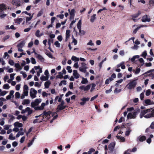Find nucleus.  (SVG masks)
<instances>
[{
    "label": "nucleus",
    "instance_id": "obj_1",
    "mask_svg": "<svg viewBox=\"0 0 154 154\" xmlns=\"http://www.w3.org/2000/svg\"><path fill=\"white\" fill-rule=\"evenodd\" d=\"M139 116L140 119L143 117L146 119L154 118V108H150L141 110Z\"/></svg>",
    "mask_w": 154,
    "mask_h": 154
},
{
    "label": "nucleus",
    "instance_id": "obj_2",
    "mask_svg": "<svg viewBox=\"0 0 154 154\" xmlns=\"http://www.w3.org/2000/svg\"><path fill=\"white\" fill-rule=\"evenodd\" d=\"M137 84V82L136 80H130L129 82L126 87L128 89L132 90L135 88Z\"/></svg>",
    "mask_w": 154,
    "mask_h": 154
},
{
    "label": "nucleus",
    "instance_id": "obj_3",
    "mask_svg": "<svg viewBox=\"0 0 154 154\" xmlns=\"http://www.w3.org/2000/svg\"><path fill=\"white\" fill-rule=\"evenodd\" d=\"M29 93L30 96L31 98L34 99L36 97V94L37 93V91L34 89L32 88L30 89Z\"/></svg>",
    "mask_w": 154,
    "mask_h": 154
},
{
    "label": "nucleus",
    "instance_id": "obj_4",
    "mask_svg": "<svg viewBox=\"0 0 154 154\" xmlns=\"http://www.w3.org/2000/svg\"><path fill=\"white\" fill-rule=\"evenodd\" d=\"M41 100L40 99H36L34 102H32L31 103V106L32 107L34 108L35 106H38L41 102Z\"/></svg>",
    "mask_w": 154,
    "mask_h": 154
},
{
    "label": "nucleus",
    "instance_id": "obj_5",
    "mask_svg": "<svg viewBox=\"0 0 154 154\" xmlns=\"http://www.w3.org/2000/svg\"><path fill=\"white\" fill-rule=\"evenodd\" d=\"M81 64L82 66L79 67V70L82 72L85 73L88 67L86 66V64L83 63H82Z\"/></svg>",
    "mask_w": 154,
    "mask_h": 154
},
{
    "label": "nucleus",
    "instance_id": "obj_6",
    "mask_svg": "<svg viewBox=\"0 0 154 154\" xmlns=\"http://www.w3.org/2000/svg\"><path fill=\"white\" fill-rule=\"evenodd\" d=\"M136 115L137 114L136 112H134L132 113H129L127 115V119H134L136 117Z\"/></svg>",
    "mask_w": 154,
    "mask_h": 154
},
{
    "label": "nucleus",
    "instance_id": "obj_7",
    "mask_svg": "<svg viewBox=\"0 0 154 154\" xmlns=\"http://www.w3.org/2000/svg\"><path fill=\"white\" fill-rule=\"evenodd\" d=\"M141 20L143 22H149L151 21L149 17L146 14L142 17Z\"/></svg>",
    "mask_w": 154,
    "mask_h": 154
},
{
    "label": "nucleus",
    "instance_id": "obj_8",
    "mask_svg": "<svg viewBox=\"0 0 154 154\" xmlns=\"http://www.w3.org/2000/svg\"><path fill=\"white\" fill-rule=\"evenodd\" d=\"M29 88L27 85H24L23 86V94H24L25 96H27L28 94Z\"/></svg>",
    "mask_w": 154,
    "mask_h": 154
},
{
    "label": "nucleus",
    "instance_id": "obj_9",
    "mask_svg": "<svg viewBox=\"0 0 154 154\" xmlns=\"http://www.w3.org/2000/svg\"><path fill=\"white\" fill-rule=\"evenodd\" d=\"M89 100V97H84L81 99L82 102L80 103V104L82 106H83L85 104L87 101H88Z\"/></svg>",
    "mask_w": 154,
    "mask_h": 154
},
{
    "label": "nucleus",
    "instance_id": "obj_10",
    "mask_svg": "<svg viewBox=\"0 0 154 154\" xmlns=\"http://www.w3.org/2000/svg\"><path fill=\"white\" fill-rule=\"evenodd\" d=\"M66 107V106L61 105L60 104L59 105L56 109L57 112H58L60 110L64 109Z\"/></svg>",
    "mask_w": 154,
    "mask_h": 154
},
{
    "label": "nucleus",
    "instance_id": "obj_11",
    "mask_svg": "<svg viewBox=\"0 0 154 154\" xmlns=\"http://www.w3.org/2000/svg\"><path fill=\"white\" fill-rule=\"evenodd\" d=\"M54 114L51 113L50 112H44L43 113V116L44 117H47V119H49L50 118L49 116L51 115L53 116Z\"/></svg>",
    "mask_w": 154,
    "mask_h": 154
},
{
    "label": "nucleus",
    "instance_id": "obj_12",
    "mask_svg": "<svg viewBox=\"0 0 154 154\" xmlns=\"http://www.w3.org/2000/svg\"><path fill=\"white\" fill-rule=\"evenodd\" d=\"M35 57L41 61H43L44 60V58L40 54H38L37 53H35Z\"/></svg>",
    "mask_w": 154,
    "mask_h": 154
},
{
    "label": "nucleus",
    "instance_id": "obj_13",
    "mask_svg": "<svg viewBox=\"0 0 154 154\" xmlns=\"http://www.w3.org/2000/svg\"><path fill=\"white\" fill-rule=\"evenodd\" d=\"M45 103H42L40 106L35 107L34 109L35 110H42L43 109L44 106H45Z\"/></svg>",
    "mask_w": 154,
    "mask_h": 154
},
{
    "label": "nucleus",
    "instance_id": "obj_14",
    "mask_svg": "<svg viewBox=\"0 0 154 154\" xmlns=\"http://www.w3.org/2000/svg\"><path fill=\"white\" fill-rule=\"evenodd\" d=\"M8 119V122L11 123L14 119L15 117L12 114H9Z\"/></svg>",
    "mask_w": 154,
    "mask_h": 154
},
{
    "label": "nucleus",
    "instance_id": "obj_15",
    "mask_svg": "<svg viewBox=\"0 0 154 154\" xmlns=\"http://www.w3.org/2000/svg\"><path fill=\"white\" fill-rule=\"evenodd\" d=\"M15 66L16 68L15 69V70L17 72L20 71L22 69L20 64L18 63H16L15 64Z\"/></svg>",
    "mask_w": 154,
    "mask_h": 154
},
{
    "label": "nucleus",
    "instance_id": "obj_16",
    "mask_svg": "<svg viewBox=\"0 0 154 154\" xmlns=\"http://www.w3.org/2000/svg\"><path fill=\"white\" fill-rule=\"evenodd\" d=\"M73 75L76 79L79 78L80 76V75L78 73L77 70H73Z\"/></svg>",
    "mask_w": 154,
    "mask_h": 154
},
{
    "label": "nucleus",
    "instance_id": "obj_17",
    "mask_svg": "<svg viewBox=\"0 0 154 154\" xmlns=\"http://www.w3.org/2000/svg\"><path fill=\"white\" fill-rule=\"evenodd\" d=\"M125 63L124 62H122L120 63L117 64V68L121 67L122 69H124L125 68V66L124 65Z\"/></svg>",
    "mask_w": 154,
    "mask_h": 154
},
{
    "label": "nucleus",
    "instance_id": "obj_18",
    "mask_svg": "<svg viewBox=\"0 0 154 154\" xmlns=\"http://www.w3.org/2000/svg\"><path fill=\"white\" fill-rule=\"evenodd\" d=\"M145 103L146 104L145 105L146 106L154 104V102L150 100L149 99L145 100Z\"/></svg>",
    "mask_w": 154,
    "mask_h": 154
},
{
    "label": "nucleus",
    "instance_id": "obj_19",
    "mask_svg": "<svg viewBox=\"0 0 154 154\" xmlns=\"http://www.w3.org/2000/svg\"><path fill=\"white\" fill-rule=\"evenodd\" d=\"M26 42L24 40L20 42L18 44L17 47L23 48Z\"/></svg>",
    "mask_w": 154,
    "mask_h": 154
},
{
    "label": "nucleus",
    "instance_id": "obj_20",
    "mask_svg": "<svg viewBox=\"0 0 154 154\" xmlns=\"http://www.w3.org/2000/svg\"><path fill=\"white\" fill-rule=\"evenodd\" d=\"M137 141L139 140L140 142H143L145 140L146 137L144 136H140L137 138Z\"/></svg>",
    "mask_w": 154,
    "mask_h": 154
},
{
    "label": "nucleus",
    "instance_id": "obj_21",
    "mask_svg": "<svg viewBox=\"0 0 154 154\" xmlns=\"http://www.w3.org/2000/svg\"><path fill=\"white\" fill-rule=\"evenodd\" d=\"M147 26L146 25H139V26L137 27L134 30L133 32V33L135 34L137 32V31L141 28L143 27H146Z\"/></svg>",
    "mask_w": 154,
    "mask_h": 154
},
{
    "label": "nucleus",
    "instance_id": "obj_22",
    "mask_svg": "<svg viewBox=\"0 0 154 154\" xmlns=\"http://www.w3.org/2000/svg\"><path fill=\"white\" fill-rule=\"evenodd\" d=\"M30 101L29 99H24L23 100L22 104L23 105H26L29 104Z\"/></svg>",
    "mask_w": 154,
    "mask_h": 154
},
{
    "label": "nucleus",
    "instance_id": "obj_23",
    "mask_svg": "<svg viewBox=\"0 0 154 154\" xmlns=\"http://www.w3.org/2000/svg\"><path fill=\"white\" fill-rule=\"evenodd\" d=\"M48 79L49 76H44L42 75L40 77V79L42 81H47L48 80Z\"/></svg>",
    "mask_w": 154,
    "mask_h": 154
},
{
    "label": "nucleus",
    "instance_id": "obj_24",
    "mask_svg": "<svg viewBox=\"0 0 154 154\" xmlns=\"http://www.w3.org/2000/svg\"><path fill=\"white\" fill-rule=\"evenodd\" d=\"M51 84V83L49 81H48L45 82L44 84L45 88H48Z\"/></svg>",
    "mask_w": 154,
    "mask_h": 154
},
{
    "label": "nucleus",
    "instance_id": "obj_25",
    "mask_svg": "<svg viewBox=\"0 0 154 154\" xmlns=\"http://www.w3.org/2000/svg\"><path fill=\"white\" fill-rule=\"evenodd\" d=\"M96 14H94L92 16H91L90 20V21L91 22L93 23L94 22V20L96 18Z\"/></svg>",
    "mask_w": 154,
    "mask_h": 154
},
{
    "label": "nucleus",
    "instance_id": "obj_26",
    "mask_svg": "<svg viewBox=\"0 0 154 154\" xmlns=\"http://www.w3.org/2000/svg\"><path fill=\"white\" fill-rule=\"evenodd\" d=\"M14 125L20 128L23 126V124L22 123H20L18 122H16L14 124Z\"/></svg>",
    "mask_w": 154,
    "mask_h": 154
},
{
    "label": "nucleus",
    "instance_id": "obj_27",
    "mask_svg": "<svg viewBox=\"0 0 154 154\" xmlns=\"http://www.w3.org/2000/svg\"><path fill=\"white\" fill-rule=\"evenodd\" d=\"M81 25H82V20H80L78 23L77 26V27L79 29H81Z\"/></svg>",
    "mask_w": 154,
    "mask_h": 154
},
{
    "label": "nucleus",
    "instance_id": "obj_28",
    "mask_svg": "<svg viewBox=\"0 0 154 154\" xmlns=\"http://www.w3.org/2000/svg\"><path fill=\"white\" fill-rule=\"evenodd\" d=\"M26 112H28V115L31 114L32 112V110L29 107L26 108Z\"/></svg>",
    "mask_w": 154,
    "mask_h": 154
},
{
    "label": "nucleus",
    "instance_id": "obj_29",
    "mask_svg": "<svg viewBox=\"0 0 154 154\" xmlns=\"http://www.w3.org/2000/svg\"><path fill=\"white\" fill-rule=\"evenodd\" d=\"M5 5L4 4H0V12L3 11L5 9Z\"/></svg>",
    "mask_w": 154,
    "mask_h": 154
},
{
    "label": "nucleus",
    "instance_id": "obj_30",
    "mask_svg": "<svg viewBox=\"0 0 154 154\" xmlns=\"http://www.w3.org/2000/svg\"><path fill=\"white\" fill-rule=\"evenodd\" d=\"M140 57V56L137 55H134L133 57L132 58H131V61L132 62H134L135 60L136 59L139 58Z\"/></svg>",
    "mask_w": 154,
    "mask_h": 154
},
{
    "label": "nucleus",
    "instance_id": "obj_31",
    "mask_svg": "<svg viewBox=\"0 0 154 154\" xmlns=\"http://www.w3.org/2000/svg\"><path fill=\"white\" fill-rule=\"evenodd\" d=\"M141 14V12L140 11H139L137 13L132 15V18H136L137 17L139 16Z\"/></svg>",
    "mask_w": 154,
    "mask_h": 154
},
{
    "label": "nucleus",
    "instance_id": "obj_32",
    "mask_svg": "<svg viewBox=\"0 0 154 154\" xmlns=\"http://www.w3.org/2000/svg\"><path fill=\"white\" fill-rule=\"evenodd\" d=\"M82 80L81 81V83L82 84H87L88 81L86 78H85L83 77H82Z\"/></svg>",
    "mask_w": 154,
    "mask_h": 154
},
{
    "label": "nucleus",
    "instance_id": "obj_33",
    "mask_svg": "<svg viewBox=\"0 0 154 154\" xmlns=\"http://www.w3.org/2000/svg\"><path fill=\"white\" fill-rule=\"evenodd\" d=\"M116 137L119 140L123 142L125 141V138L119 136L118 135L116 136Z\"/></svg>",
    "mask_w": 154,
    "mask_h": 154
},
{
    "label": "nucleus",
    "instance_id": "obj_34",
    "mask_svg": "<svg viewBox=\"0 0 154 154\" xmlns=\"http://www.w3.org/2000/svg\"><path fill=\"white\" fill-rule=\"evenodd\" d=\"M71 60L75 62L79 61V58L76 57L75 56H72L71 58Z\"/></svg>",
    "mask_w": 154,
    "mask_h": 154
},
{
    "label": "nucleus",
    "instance_id": "obj_35",
    "mask_svg": "<svg viewBox=\"0 0 154 154\" xmlns=\"http://www.w3.org/2000/svg\"><path fill=\"white\" fill-rule=\"evenodd\" d=\"M33 14H32V15L30 16V17H27L26 19V22L27 23H28V22L30 21L33 17Z\"/></svg>",
    "mask_w": 154,
    "mask_h": 154
},
{
    "label": "nucleus",
    "instance_id": "obj_36",
    "mask_svg": "<svg viewBox=\"0 0 154 154\" xmlns=\"http://www.w3.org/2000/svg\"><path fill=\"white\" fill-rule=\"evenodd\" d=\"M10 87L8 84H6L4 85L3 86V88L5 89H8Z\"/></svg>",
    "mask_w": 154,
    "mask_h": 154
},
{
    "label": "nucleus",
    "instance_id": "obj_37",
    "mask_svg": "<svg viewBox=\"0 0 154 154\" xmlns=\"http://www.w3.org/2000/svg\"><path fill=\"white\" fill-rule=\"evenodd\" d=\"M70 30H66V37H69L70 35Z\"/></svg>",
    "mask_w": 154,
    "mask_h": 154
},
{
    "label": "nucleus",
    "instance_id": "obj_38",
    "mask_svg": "<svg viewBox=\"0 0 154 154\" xmlns=\"http://www.w3.org/2000/svg\"><path fill=\"white\" fill-rule=\"evenodd\" d=\"M90 87L91 85H88L85 87V86L84 91H87L88 90L90 89Z\"/></svg>",
    "mask_w": 154,
    "mask_h": 154
},
{
    "label": "nucleus",
    "instance_id": "obj_39",
    "mask_svg": "<svg viewBox=\"0 0 154 154\" xmlns=\"http://www.w3.org/2000/svg\"><path fill=\"white\" fill-rule=\"evenodd\" d=\"M15 97L16 98H19L20 97V94L18 92H16L15 93Z\"/></svg>",
    "mask_w": 154,
    "mask_h": 154
},
{
    "label": "nucleus",
    "instance_id": "obj_40",
    "mask_svg": "<svg viewBox=\"0 0 154 154\" xmlns=\"http://www.w3.org/2000/svg\"><path fill=\"white\" fill-rule=\"evenodd\" d=\"M147 54L146 51H143L141 54V56L144 58H145L147 55Z\"/></svg>",
    "mask_w": 154,
    "mask_h": 154
},
{
    "label": "nucleus",
    "instance_id": "obj_41",
    "mask_svg": "<svg viewBox=\"0 0 154 154\" xmlns=\"http://www.w3.org/2000/svg\"><path fill=\"white\" fill-rule=\"evenodd\" d=\"M63 84L64 85H66V82L65 80H63L61 81L59 84V86H61Z\"/></svg>",
    "mask_w": 154,
    "mask_h": 154
},
{
    "label": "nucleus",
    "instance_id": "obj_42",
    "mask_svg": "<svg viewBox=\"0 0 154 154\" xmlns=\"http://www.w3.org/2000/svg\"><path fill=\"white\" fill-rule=\"evenodd\" d=\"M8 139L10 140H15V137H13L12 134H11L9 135Z\"/></svg>",
    "mask_w": 154,
    "mask_h": 154
},
{
    "label": "nucleus",
    "instance_id": "obj_43",
    "mask_svg": "<svg viewBox=\"0 0 154 154\" xmlns=\"http://www.w3.org/2000/svg\"><path fill=\"white\" fill-rule=\"evenodd\" d=\"M75 12V10L74 9H72L71 10L69 14L71 17L74 16V13Z\"/></svg>",
    "mask_w": 154,
    "mask_h": 154
},
{
    "label": "nucleus",
    "instance_id": "obj_44",
    "mask_svg": "<svg viewBox=\"0 0 154 154\" xmlns=\"http://www.w3.org/2000/svg\"><path fill=\"white\" fill-rule=\"evenodd\" d=\"M139 48L138 45H134L133 47H131V48L134 50H137Z\"/></svg>",
    "mask_w": 154,
    "mask_h": 154
},
{
    "label": "nucleus",
    "instance_id": "obj_45",
    "mask_svg": "<svg viewBox=\"0 0 154 154\" xmlns=\"http://www.w3.org/2000/svg\"><path fill=\"white\" fill-rule=\"evenodd\" d=\"M6 69H8L7 72L9 73H11L13 72L14 70L13 68H9V66H8L6 67Z\"/></svg>",
    "mask_w": 154,
    "mask_h": 154
},
{
    "label": "nucleus",
    "instance_id": "obj_46",
    "mask_svg": "<svg viewBox=\"0 0 154 154\" xmlns=\"http://www.w3.org/2000/svg\"><path fill=\"white\" fill-rule=\"evenodd\" d=\"M23 20V19L22 18H18L16 19V22L20 24Z\"/></svg>",
    "mask_w": 154,
    "mask_h": 154
},
{
    "label": "nucleus",
    "instance_id": "obj_47",
    "mask_svg": "<svg viewBox=\"0 0 154 154\" xmlns=\"http://www.w3.org/2000/svg\"><path fill=\"white\" fill-rule=\"evenodd\" d=\"M151 92V90L150 89H148L146 91V96H149L150 95Z\"/></svg>",
    "mask_w": 154,
    "mask_h": 154
},
{
    "label": "nucleus",
    "instance_id": "obj_48",
    "mask_svg": "<svg viewBox=\"0 0 154 154\" xmlns=\"http://www.w3.org/2000/svg\"><path fill=\"white\" fill-rule=\"evenodd\" d=\"M8 91H2L0 94V95L1 96H4L6 95V94L8 93Z\"/></svg>",
    "mask_w": 154,
    "mask_h": 154
},
{
    "label": "nucleus",
    "instance_id": "obj_49",
    "mask_svg": "<svg viewBox=\"0 0 154 154\" xmlns=\"http://www.w3.org/2000/svg\"><path fill=\"white\" fill-rule=\"evenodd\" d=\"M87 45L90 46H93L94 45L92 40H90L89 42L87 43Z\"/></svg>",
    "mask_w": 154,
    "mask_h": 154
},
{
    "label": "nucleus",
    "instance_id": "obj_50",
    "mask_svg": "<svg viewBox=\"0 0 154 154\" xmlns=\"http://www.w3.org/2000/svg\"><path fill=\"white\" fill-rule=\"evenodd\" d=\"M66 69L68 70V72L71 73L72 72V70L71 69V67L70 66H67L66 67Z\"/></svg>",
    "mask_w": 154,
    "mask_h": 154
},
{
    "label": "nucleus",
    "instance_id": "obj_51",
    "mask_svg": "<svg viewBox=\"0 0 154 154\" xmlns=\"http://www.w3.org/2000/svg\"><path fill=\"white\" fill-rule=\"evenodd\" d=\"M40 30H37L35 32V36L37 37H40Z\"/></svg>",
    "mask_w": 154,
    "mask_h": 154
},
{
    "label": "nucleus",
    "instance_id": "obj_52",
    "mask_svg": "<svg viewBox=\"0 0 154 154\" xmlns=\"http://www.w3.org/2000/svg\"><path fill=\"white\" fill-rule=\"evenodd\" d=\"M96 85L94 83H93L92 84V86L90 90V91L91 92H92L95 89V87L96 86Z\"/></svg>",
    "mask_w": 154,
    "mask_h": 154
},
{
    "label": "nucleus",
    "instance_id": "obj_53",
    "mask_svg": "<svg viewBox=\"0 0 154 154\" xmlns=\"http://www.w3.org/2000/svg\"><path fill=\"white\" fill-rule=\"evenodd\" d=\"M80 35H84L85 33V32L84 30H81V29H79Z\"/></svg>",
    "mask_w": 154,
    "mask_h": 154
},
{
    "label": "nucleus",
    "instance_id": "obj_54",
    "mask_svg": "<svg viewBox=\"0 0 154 154\" xmlns=\"http://www.w3.org/2000/svg\"><path fill=\"white\" fill-rule=\"evenodd\" d=\"M54 45L57 47H60V44L58 41H56L54 43Z\"/></svg>",
    "mask_w": 154,
    "mask_h": 154
},
{
    "label": "nucleus",
    "instance_id": "obj_55",
    "mask_svg": "<svg viewBox=\"0 0 154 154\" xmlns=\"http://www.w3.org/2000/svg\"><path fill=\"white\" fill-rule=\"evenodd\" d=\"M16 75L15 73L11 74L10 75V78L11 80H12L14 79V76Z\"/></svg>",
    "mask_w": 154,
    "mask_h": 154
},
{
    "label": "nucleus",
    "instance_id": "obj_56",
    "mask_svg": "<svg viewBox=\"0 0 154 154\" xmlns=\"http://www.w3.org/2000/svg\"><path fill=\"white\" fill-rule=\"evenodd\" d=\"M11 126L10 125H5L4 126V129L5 130H8L10 127Z\"/></svg>",
    "mask_w": 154,
    "mask_h": 154
},
{
    "label": "nucleus",
    "instance_id": "obj_57",
    "mask_svg": "<svg viewBox=\"0 0 154 154\" xmlns=\"http://www.w3.org/2000/svg\"><path fill=\"white\" fill-rule=\"evenodd\" d=\"M10 37V35H8L5 36L3 39V42H5L6 40L8 39Z\"/></svg>",
    "mask_w": 154,
    "mask_h": 154
},
{
    "label": "nucleus",
    "instance_id": "obj_58",
    "mask_svg": "<svg viewBox=\"0 0 154 154\" xmlns=\"http://www.w3.org/2000/svg\"><path fill=\"white\" fill-rule=\"evenodd\" d=\"M140 69L139 68L137 67L136 69L135 72V73L136 74H138L140 72Z\"/></svg>",
    "mask_w": 154,
    "mask_h": 154
},
{
    "label": "nucleus",
    "instance_id": "obj_59",
    "mask_svg": "<svg viewBox=\"0 0 154 154\" xmlns=\"http://www.w3.org/2000/svg\"><path fill=\"white\" fill-rule=\"evenodd\" d=\"M32 63L33 64H36V62L35 61V59L33 57H32L31 59Z\"/></svg>",
    "mask_w": 154,
    "mask_h": 154
},
{
    "label": "nucleus",
    "instance_id": "obj_60",
    "mask_svg": "<svg viewBox=\"0 0 154 154\" xmlns=\"http://www.w3.org/2000/svg\"><path fill=\"white\" fill-rule=\"evenodd\" d=\"M7 16L6 14H2V13H0V17L1 18H3Z\"/></svg>",
    "mask_w": 154,
    "mask_h": 154
},
{
    "label": "nucleus",
    "instance_id": "obj_61",
    "mask_svg": "<svg viewBox=\"0 0 154 154\" xmlns=\"http://www.w3.org/2000/svg\"><path fill=\"white\" fill-rule=\"evenodd\" d=\"M14 93V91L13 90H11L10 91L9 93V95L12 97V98L14 97V95H13Z\"/></svg>",
    "mask_w": 154,
    "mask_h": 154
},
{
    "label": "nucleus",
    "instance_id": "obj_62",
    "mask_svg": "<svg viewBox=\"0 0 154 154\" xmlns=\"http://www.w3.org/2000/svg\"><path fill=\"white\" fill-rule=\"evenodd\" d=\"M144 94L143 92H142L140 94V98L141 100H143V99Z\"/></svg>",
    "mask_w": 154,
    "mask_h": 154
},
{
    "label": "nucleus",
    "instance_id": "obj_63",
    "mask_svg": "<svg viewBox=\"0 0 154 154\" xmlns=\"http://www.w3.org/2000/svg\"><path fill=\"white\" fill-rule=\"evenodd\" d=\"M21 85L20 84H19L17 85L15 87L17 91H19Z\"/></svg>",
    "mask_w": 154,
    "mask_h": 154
},
{
    "label": "nucleus",
    "instance_id": "obj_64",
    "mask_svg": "<svg viewBox=\"0 0 154 154\" xmlns=\"http://www.w3.org/2000/svg\"><path fill=\"white\" fill-rule=\"evenodd\" d=\"M98 94H97V95H95V96L92 97L91 98L90 101H93L94 99H96L98 97Z\"/></svg>",
    "mask_w": 154,
    "mask_h": 154
}]
</instances>
